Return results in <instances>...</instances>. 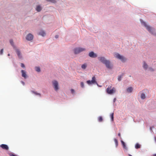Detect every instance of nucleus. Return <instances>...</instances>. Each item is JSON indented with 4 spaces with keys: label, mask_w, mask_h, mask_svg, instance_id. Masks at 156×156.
Listing matches in <instances>:
<instances>
[{
    "label": "nucleus",
    "mask_w": 156,
    "mask_h": 156,
    "mask_svg": "<svg viewBox=\"0 0 156 156\" xmlns=\"http://www.w3.org/2000/svg\"><path fill=\"white\" fill-rule=\"evenodd\" d=\"M115 89L114 87H112L109 86L106 89V92L107 93L112 94L115 92Z\"/></svg>",
    "instance_id": "nucleus-1"
},
{
    "label": "nucleus",
    "mask_w": 156,
    "mask_h": 156,
    "mask_svg": "<svg viewBox=\"0 0 156 156\" xmlns=\"http://www.w3.org/2000/svg\"><path fill=\"white\" fill-rule=\"evenodd\" d=\"M142 23L146 27L147 30L152 34L155 35V34L153 32V29L150 27L148 26L147 24L144 22H142Z\"/></svg>",
    "instance_id": "nucleus-2"
},
{
    "label": "nucleus",
    "mask_w": 156,
    "mask_h": 156,
    "mask_svg": "<svg viewBox=\"0 0 156 156\" xmlns=\"http://www.w3.org/2000/svg\"><path fill=\"white\" fill-rule=\"evenodd\" d=\"M53 86L55 90L57 91L59 89V85L58 82L56 80H53L52 81Z\"/></svg>",
    "instance_id": "nucleus-3"
},
{
    "label": "nucleus",
    "mask_w": 156,
    "mask_h": 156,
    "mask_svg": "<svg viewBox=\"0 0 156 156\" xmlns=\"http://www.w3.org/2000/svg\"><path fill=\"white\" fill-rule=\"evenodd\" d=\"M85 50V49L84 48H76L74 49V52L75 54H77Z\"/></svg>",
    "instance_id": "nucleus-4"
},
{
    "label": "nucleus",
    "mask_w": 156,
    "mask_h": 156,
    "mask_svg": "<svg viewBox=\"0 0 156 156\" xmlns=\"http://www.w3.org/2000/svg\"><path fill=\"white\" fill-rule=\"evenodd\" d=\"M87 83L88 84H90L93 83H96L97 84V82L96 81V78L94 76L92 78V79L91 81L90 80H87ZM98 85V84H97Z\"/></svg>",
    "instance_id": "nucleus-5"
},
{
    "label": "nucleus",
    "mask_w": 156,
    "mask_h": 156,
    "mask_svg": "<svg viewBox=\"0 0 156 156\" xmlns=\"http://www.w3.org/2000/svg\"><path fill=\"white\" fill-rule=\"evenodd\" d=\"M33 35L31 34H29L26 37V39L28 41H30L32 40L33 39Z\"/></svg>",
    "instance_id": "nucleus-6"
},
{
    "label": "nucleus",
    "mask_w": 156,
    "mask_h": 156,
    "mask_svg": "<svg viewBox=\"0 0 156 156\" xmlns=\"http://www.w3.org/2000/svg\"><path fill=\"white\" fill-rule=\"evenodd\" d=\"M118 58L123 62H125L126 60V59L125 57L118 54Z\"/></svg>",
    "instance_id": "nucleus-7"
},
{
    "label": "nucleus",
    "mask_w": 156,
    "mask_h": 156,
    "mask_svg": "<svg viewBox=\"0 0 156 156\" xmlns=\"http://www.w3.org/2000/svg\"><path fill=\"white\" fill-rule=\"evenodd\" d=\"M98 60L100 61L103 64H104L107 61L105 58L104 57H99L98 58Z\"/></svg>",
    "instance_id": "nucleus-8"
},
{
    "label": "nucleus",
    "mask_w": 156,
    "mask_h": 156,
    "mask_svg": "<svg viewBox=\"0 0 156 156\" xmlns=\"http://www.w3.org/2000/svg\"><path fill=\"white\" fill-rule=\"evenodd\" d=\"M16 52V53L17 56L18 57L20 58H22V56L21 54V53L20 51V50L18 49H16L15 50Z\"/></svg>",
    "instance_id": "nucleus-9"
},
{
    "label": "nucleus",
    "mask_w": 156,
    "mask_h": 156,
    "mask_svg": "<svg viewBox=\"0 0 156 156\" xmlns=\"http://www.w3.org/2000/svg\"><path fill=\"white\" fill-rule=\"evenodd\" d=\"M104 64L105 65V66L107 68L109 69L111 68V66L110 64V62L109 60H107V61Z\"/></svg>",
    "instance_id": "nucleus-10"
},
{
    "label": "nucleus",
    "mask_w": 156,
    "mask_h": 156,
    "mask_svg": "<svg viewBox=\"0 0 156 156\" xmlns=\"http://www.w3.org/2000/svg\"><path fill=\"white\" fill-rule=\"evenodd\" d=\"M0 147L3 149L8 150L9 149V147L6 144H2L0 145Z\"/></svg>",
    "instance_id": "nucleus-11"
},
{
    "label": "nucleus",
    "mask_w": 156,
    "mask_h": 156,
    "mask_svg": "<svg viewBox=\"0 0 156 156\" xmlns=\"http://www.w3.org/2000/svg\"><path fill=\"white\" fill-rule=\"evenodd\" d=\"M89 56L91 57L95 58L97 57V55L96 54L94 53L93 51L90 52L89 54Z\"/></svg>",
    "instance_id": "nucleus-12"
},
{
    "label": "nucleus",
    "mask_w": 156,
    "mask_h": 156,
    "mask_svg": "<svg viewBox=\"0 0 156 156\" xmlns=\"http://www.w3.org/2000/svg\"><path fill=\"white\" fill-rule=\"evenodd\" d=\"M21 72L22 74V76L25 78H26L27 77V75L25 71L24 70H22Z\"/></svg>",
    "instance_id": "nucleus-13"
},
{
    "label": "nucleus",
    "mask_w": 156,
    "mask_h": 156,
    "mask_svg": "<svg viewBox=\"0 0 156 156\" xmlns=\"http://www.w3.org/2000/svg\"><path fill=\"white\" fill-rule=\"evenodd\" d=\"M133 88L132 87H129L126 89L127 92L128 93H131L133 91Z\"/></svg>",
    "instance_id": "nucleus-14"
},
{
    "label": "nucleus",
    "mask_w": 156,
    "mask_h": 156,
    "mask_svg": "<svg viewBox=\"0 0 156 156\" xmlns=\"http://www.w3.org/2000/svg\"><path fill=\"white\" fill-rule=\"evenodd\" d=\"M45 32L43 30L41 31L39 33V35H41L42 36H44L45 35Z\"/></svg>",
    "instance_id": "nucleus-15"
},
{
    "label": "nucleus",
    "mask_w": 156,
    "mask_h": 156,
    "mask_svg": "<svg viewBox=\"0 0 156 156\" xmlns=\"http://www.w3.org/2000/svg\"><path fill=\"white\" fill-rule=\"evenodd\" d=\"M121 142L122 145V146L123 147V148L125 149H127V148L126 146V144H125V142L122 140H121Z\"/></svg>",
    "instance_id": "nucleus-16"
},
{
    "label": "nucleus",
    "mask_w": 156,
    "mask_h": 156,
    "mask_svg": "<svg viewBox=\"0 0 156 156\" xmlns=\"http://www.w3.org/2000/svg\"><path fill=\"white\" fill-rule=\"evenodd\" d=\"M41 6L40 5H38L36 7V10L38 12H40L41 10Z\"/></svg>",
    "instance_id": "nucleus-17"
},
{
    "label": "nucleus",
    "mask_w": 156,
    "mask_h": 156,
    "mask_svg": "<svg viewBox=\"0 0 156 156\" xmlns=\"http://www.w3.org/2000/svg\"><path fill=\"white\" fill-rule=\"evenodd\" d=\"M140 145L138 143H136L135 145V148L136 149L140 148Z\"/></svg>",
    "instance_id": "nucleus-18"
},
{
    "label": "nucleus",
    "mask_w": 156,
    "mask_h": 156,
    "mask_svg": "<svg viewBox=\"0 0 156 156\" xmlns=\"http://www.w3.org/2000/svg\"><path fill=\"white\" fill-rule=\"evenodd\" d=\"M143 67L144 69H147V68L148 66L145 62H144Z\"/></svg>",
    "instance_id": "nucleus-19"
},
{
    "label": "nucleus",
    "mask_w": 156,
    "mask_h": 156,
    "mask_svg": "<svg viewBox=\"0 0 156 156\" xmlns=\"http://www.w3.org/2000/svg\"><path fill=\"white\" fill-rule=\"evenodd\" d=\"M87 66V65L85 63L84 64H83L81 66V68L83 69H85Z\"/></svg>",
    "instance_id": "nucleus-20"
},
{
    "label": "nucleus",
    "mask_w": 156,
    "mask_h": 156,
    "mask_svg": "<svg viewBox=\"0 0 156 156\" xmlns=\"http://www.w3.org/2000/svg\"><path fill=\"white\" fill-rule=\"evenodd\" d=\"M146 97L145 95L144 94L142 93L141 95V98L142 99H144Z\"/></svg>",
    "instance_id": "nucleus-21"
},
{
    "label": "nucleus",
    "mask_w": 156,
    "mask_h": 156,
    "mask_svg": "<svg viewBox=\"0 0 156 156\" xmlns=\"http://www.w3.org/2000/svg\"><path fill=\"white\" fill-rule=\"evenodd\" d=\"M123 74H122L120 76H119V77L118 78V80L119 81H120L121 80V78H122L123 76Z\"/></svg>",
    "instance_id": "nucleus-22"
},
{
    "label": "nucleus",
    "mask_w": 156,
    "mask_h": 156,
    "mask_svg": "<svg viewBox=\"0 0 156 156\" xmlns=\"http://www.w3.org/2000/svg\"><path fill=\"white\" fill-rule=\"evenodd\" d=\"M98 119L99 122H101L103 120L102 117L101 116H99L98 117Z\"/></svg>",
    "instance_id": "nucleus-23"
},
{
    "label": "nucleus",
    "mask_w": 156,
    "mask_h": 156,
    "mask_svg": "<svg viewBox=\"0 0 156 156\" xmlns=\"http://www.w3.org/2000/svg\"><path fill=\"white\" fill-rule=\"evenodd\" d=\"M10 43L11 45L14 47H15V46L14 45V43L13 41V40H10Z\"/></svg>",
    "instance_id": "nucleus-24"
},
{
    "label": "nucleus",
    "mask_w": 156,
    "mask_h": 156,
    "mask_svg": "<svg viewBox=\"0 0 156 156\" xmlns=\"http://www.w3.org/2000/svg\"><path fill=\"white\" fill-rule=\"evenodd\" d=\"M35 70L37 72H40V69L39 67H36Z\"/></svg>",
    "instance_id": "nucleus-25"
},
{
    "label": "nucleus",
    "mask_w": 156,
    "mask_h": 156,
    "mask_svg": "<svg viewBox=\"0 0 156 156\" xmlns=\"http://www.w3.org/2000/svg\"><path fill=\"white\" fill-rule=\"evenodd\" d=\"M112 121H113V113H112L110 115Z\"/></svg>",
    "instance_id": "nucleus-26"
},
{
    "label": "nucleus",
    "mask_w": 156,
    "mask_h": 156,
    "mask_svg": "<svg viewBox=\"0 0 156 156\" xmlns=\"http://www.w3.org/2000/svg\"><path fill=\"white\" fill-rule=\"evenodd\" d=\"M47 1L50 2H51L55 3L56 2L55 0H47Z\"/></svg>",
    "instance_id": "nucleus-27"
},
{
    "label": "nucleus",
    "mask_w": 156,
    "mask_h": 156,
    "mask_svg": "<svg viewBox=\"0 0 156 156\" xmlns=\"http://www.w3.org/2000/svg\"><path fill=\"white\" fill-rule=\"evenodd\" d=\"M80 86L82 88H83L84 87V85L83 82H81L80 83Z\"/></svg>",
    "instance_id": "nucleus-28"
},
{
    "label": "nucleus",
    "mask_w": 156,
    "mask_h": 156,
    "mask_svg": "<svg viewBox=\"0 0 156 156\" xmlns=\"http://www.w3.org/2000/svg\"><path fill=\"white\" fill-rule=\"evenodd\" d=\"M32 92L33 93H34V94H35L36 95H39L40 96H41V95L39 93H37L36 92H35L34 91H32Z\"/></svg>",
    "instance_id": "nucleus-29"
},
{
    "label": "nucleus",
    "mask_w": 156,
    "mask_h": 156,
    "mask_svg": "<svg viewBox=\"0 0 156 156\" xmlns=\"http://www.w3.org/2000/svg\"><path fill=\"white\" fill-rule=\"evenodd\" d=\"M71 91L72 94H73L75 93V90L73 89H71Z\"/></svg>",
    "instance_id": "nucleus-30"
},
{
    "label": "nucleus",
    "mask_w": 156,
    "mask_h": 156,
    "mask_svg": "<svg viewBox=\"0 0 156 156\" xmlns=\"http://www.w3.org/2000/svg\"><path fill=\"white\" fill-rule=\"evenodd\" d=\"M3 49H2L1 50L0 52V53L1 55H2V54L3 52Z\"/></svg>",
    "instance_id": "nucleus-31"
},
{
    "label": "nucleus",
    "mask_w": 156,
    "mask_h": 156,
    "mask_svg": "<svg viewBox=\"0 0 156 156\" xmlns=\"http://www.w3.org/2000/svg\"><path fill=\"white\" fill-rule=\"evenodd\" d=\"M21 67L22 68H24L25 67V66L23 63H21Z\"/></svg>",
    "instance_id": "nucleus-32"
},
{
    "label": "nucleus",
    "mask_w": 156,
    "mask_h": 156,
    "mask_svg": "<svg viewBox=\"0 0 156 156\" xmlns=\"http://www.w3.org/2000/svg\"><path fill=\"white\" fill-rule=\"evenodd\" d=\"M114 141L116 145H117V140L116 139H114Z\"/></svg>",
    "instance_id": "nucleus-33"
},
{
    "label": "nucleus",
    "mask_w": 156,
    "mask_h": 156,
    "mask_svg": "<svg viewBox=\"0 0 156 156\" xmlns=\"http://www.w3.org/2000/svg\"><path fill=\"white\" fill-rule=\"evenodd\" d=\"M149 69L151 71H154V69L152 68H149Z\"/></svg>",
    "instance_id": "nucleus-34"
},
{
    "label": "nucleus",
    "mask_w": 156,
    "mask_h": 156,
    "mask_svg": "<svg viewBox=\"0 0 156 156\" xmlns=\"http://www.w3.org/2000/svg\"><path fill=\"white\" fill-rule=\"evenodd\" d=\"M58 37V35H56L55 36V37L56 38H57Z\"/></svg>",
    "instance_id": "nucleus-35"
},
{
    "label": "nucleus",
    "mask_w": 156,
    "mask_h": 156,
    "mask_svg": "<svg viewBox=\"0 0 156 156\" xmlns=\"http://www.w3.org/2000/svg\"><path fill=\"white\" fill-rule=\"evenodd\" d=\"M21 83H22L23 85H24V84H25V83H24V82H23V81H22V82H21Z\"/></svg>",
    "instance_id": "nucleus-36"
},
{
    "label": "nucleus",
    "mask_w": 156,
    "mask_h": 156,
    "mask_svg": "<svg viewBox=\"0 0 156 156\" xmlns=\"http://www.w3.org/2000/svg\"><path fill=\"white\" fill-rule=\"evenodd\" d=\"M116 100V98H114V101L115 102Z\"/></svg>",
    "instance_id": "nucleus-37"
},
{
    "label": "nucleus",
    "mask_w": 156,
    "mask_h": 156,
    "mask_svg": "<svg viewBox=\"0 0 156 156\" xmlns=\"http://www.w3.org/2000/svg\"><path fill=\"white\" fill-rule=\"evenodd\" d=\"M118 135L119 136H120V133H119L118 134Z\"/></svg>",
    "instance_id": "nucleus-38"
},
{
    "label": "nucleus",
    "mask_w": 156,
    "mask_h": 156,
    "mask_svg": "<svg viewBox=\"0 0 156 156\" xmlns=\"http://www.w3.org/2000/svg\"><path fill=\"white\" fill-rule=\"evenodd\" d=\"M115 56L116 57H117V55H115Z\"/></svg>",
    "instance_id": "nucleus-39"
},
{
    "label": "nucleus",
    "mask_w": 156,
    "mask_h": 156,
    "mask_svg": "<svg viewBox=\"0 0 156 156\" xmlns=\"http://www.w3.org/2000/svg\"><path fill=\"white\" fill-rule=\"evenodd\" d=\"M153 156H156V154H154L153 155Z\"/></svg>",
    "instance_id": "nucleus-40"
},
{
    "label": "nucleus",
    "mask_w": 156,
    "mask_h": 156,
    "mask_svg": "<svg viewBox=\"0 0 156 156\" xmlns=\"http://www.w3.org/2000/svg\"><path fill=\"white\" fill-rule=\"evenodd\" d=\"M8 56H10V54H8Z\"/></svg>",
    "instance_id": "nucleus-41"
},
{
    "label": "nucleus",
    "mask_w": 156,
    "mask_h": 156,
    "mask_svg": "<svg viewBox=\"0 0 156 156\" xmlns=\"http://www.w3.org/2000/svg\"><path fill=\"white\" fill-rule=\"evenodd\" d=\"M129 156H132V155H130V154H129Z\"/></svg>",
    "instance_id": "nucleus-42"
}]
</instances>
